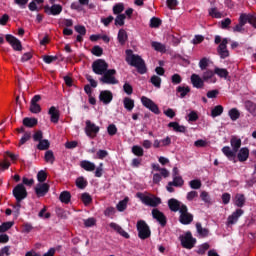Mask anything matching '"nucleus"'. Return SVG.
<instances>
[{
  "label": "nucleus",
  "instance_id": "nucleus-1",
  "mask_svg": "<svg viewBox=\"0 0 256 256\" xmlns=\"http://www.w3.org/2000/svg\"><path fill=\"white\" fill-rule=\"evenodd\" d=\"M126 53V63L131 65V67H135L140 75H145L147 73V65L145 64V60L141 58V56L137 54H133V50L127 49Z\"/></svg>",
  "mask_w": 256,
  "mask_h": 256
},
{
  "label": "nucleus",
  "instance_id": "nucleus-2",
  "mask_svg": "<svg viewBox=\"0 0 256 256\" xmlns=\"http://www.w3.org/2000/svg\"><path fill=\"white\" fill-rule=\"evenodd\" d=\"M249 23L256 29V15L255 14H241L239 23L233 28L234 33H241L244 31L243 27Z\"/></svg>",
  "mask_w": 256,
  "mask_h": 256
},
{
  "label": "nucleus",
  "instance_id": "nucleus-3",
  "mask_svg": "<svg viewBox=\"0 0 256 256\" xmlns=\"http://www.w3.org/2000/svg\"><path fill=\"white\" fill-rule=\"evenodd\" d=\"M12 195L16 199L17 215H19V209H21V201L27 199V188H25V185L23 184H18L14 187Z\"/></svg>",
  "mask_w": 256,
  "mask_h": 256
},
{
  "label": "nucleus",
  "instance_id": "nucleus-4",
  "mask_svg": "<svg viewBox=\"0 0 256 256\" xmlns=\"http://www.w3.org/2000/svg\"><path fill=\"white\" fill-rule=\"evenodd\" d=\"M115 75H117V70L109 69L107 72L102 74V77L99 78V81L102 83V85H117L119 84V80L115 78Z\"/></svg>",
  "mask_w": 256,
  "mask_h": 256
},
{
  "label": "nucleus",
  "instance_id": "nucleus-5",
  "mask_svg": "<svg viewBox=\"0 0 256 256\" xmlns=\"http://www.w3.org/2000/svg\"><path fill=\"white\" fill-rule=\"evenodd\" d=\"M136 197L142 201L144 205H147L148 207H158V205H161V198L159 197H151L143 194L142 192L136 193Z\"/></svg>",
  "mask_w": 256,
  "mask_h": 256
},
{
  "label": "nucleus",
  "instance_id": "nucleus-6",
  "mask_svg": "<svg viewBox=\"0 0 256 256\" xmlns=\"http://www.w3.org/2000/svg\"><path fill=\"white\" fill-rule=\"evenodd\" d=\"M136 227L139 239L145 241V239H149V237H151V229L149 228V225H147V222L144 220H139Z\"/></svg>",
  "mask_w": 256,
  "mask_h": 256
},
{
  "label": "nucleus",
  "instance_id": "nucleus-7",
  "mask_svg": "<svg viewBox=\"0 0 256 256\" xmlns=\"http://www.w3.org/2000/svg\"><path fill=\"white\" fill-rule=\"evenodd\" d=\"M179 239L184 249H193L197 244V238H193L191 231H187L184 235H181Z\"/></svg>",
  "mask_w": 256,
  "mask_h": 256
},
{
  "label": "nucleus",
  "instance_id": "nucleus-8",
  "mask_svg": "<svg viewBox=\"0 0 256 256\" xmlns=\"http://www.w3.org/2000/svg\"><path fill=\"white\" fill-rule=\"evenodd\" d=\"M109 69V64L103 59H98L92 63V71L96 75H103Z\"/></svg>",
  "mask_w": 256,
  "mask_h": 256
},
{
  "label": "nucleus",
  "instance_id": "nucleus-9",
  "mask_svg": "<svg viewBox=\"0 0 256 256\" xmlns=\"http://www.w3.org/2000/svg\"><path fill=\"white\" fill-rule=\"evenodd\" d=\"M179 213V221L182 225H191L193 223V214L189 213L187 206H182Z\"/></svg>",
  "mask_w": 256,
  "mask_h": 256
},
{
  "label": "nucleus",
  "instance_id": "nucleus-10",
  "mask_svg": "<svg viewBox=\"0 0 256 256\" xmlns=\"http://www.w3.org/2000/svg\"><path fill=\"white\" fill-rule=\"evenodd\" d=\"M141 103L144 107H146V109H149V111H151L155 115H159V113H161V111L159 110V106H157V104H155V102H153V100H151L147 96L141 97Z\"/></svg>",
  "mask_w": 256,
  "mask_h": 256
},
{
  "label": "nucleus",
  "instance_id": "nucleus-11",
  "mask_svg": "<svg viewBox=\"0 0 256 256\" xmlns=\"http://www.w3.org/2000/svg\"><path fill=\"white\" fill-rule=\"evenodd\" d=\"M99 131V126L95 125V123L91 122V120L86 121L85 133L87 137H90V139H95Z\"/></svg>",
  "mask_w": 256,
  "mask_h": 256
},
{
  "label": "nucleus",
  "instance_id": "nucleus-12",
  "mask_svg": "<svg viewBox=\"0 0 256 256\" xmlns=\"http://www.w3.org/2000/svg\"><path fill=\"white\" fill-rule=\"evenodd\" d=\"M228 43L229 39L223 38L222 42L217 47V53L220 56V59H227V57H229V50L227 49Z\"/></svg>",
  "mask_w": 256,
  "mask_h": 256
},
{
  "label": "nucleus",
  "instance_id": "nucleus-13",
  "mask_svg": "<svg viewBox=\"0 0 256 256\" xmlns=\"http://www.w3.org/2000/svg\"><path fill=\"white\" fill-rule=\"evenodd\" d=\"M6 41L11 45L14 51H23V45L21 44V40L17 39V37L7 34Z\"/></svg>",
  "mask_w": 256,
  "mask_h": 256
},
{
  "label": "nucleus",
  "instance_id": "nucleus-14",
  "mask_svg": "<svg viewBox=\"0 0 256 256\" xmlns=\"http://www.w3.org/2000/svg\"><path fill=\"white\" fill-rule=\"evenodd\" d=\"M63 11V6L61 4H53L52 6L46 5L44 6V13L46 15H61V12Z\"/></svg>",
  "mask_w": 256,
  "mask_h": 256
},
{
  "label": "nucleus",
  "instance_id": "nucleus-15",
  "mask_svg": "<svg viewBox=\"0 0 256 256\" xmlns=\"http://www.w3.org/2000/svg\"><path fill=\"white\" fill-rule=\"evenodd\" d=\"M152 217L153 219H156V221H158L161 227H165V225H167V216H165V214L159 209L154 208L152 210Z\"/></svg>",
  "mask_w": 256,
  "mask_h": 256
},
{
  "label": "nucleus",
  "instance_id": "nucleus-16",
  "mask_svg": "<svg viewBox=\"0 0 256 256\" xmlns=\"http://www.w3.org/2000/svg\"><path fill=\"white\" fill-rule=\"evenodd\" d=\"M50 188L51 186H49L48 183H38L34 188V191L37 197H45V195L49 193Z\"/></svg>",
  "mask_w": 256,
  "mask_h": 256
},
{
  "label": "nucleus",
  "instance_id": "nucleus-17",
  "mask_svg": "<svg viewBox=\"0 0 256 256\" xmlns=\"http://www.w3.org/2000/svg\"><path fill=\"white\" fill-rule=\"evenodd\" d=\"M183 206H186V205L175 198H171L168 200V208L173 213H177V211H179V213H181V209Z\"/></svg>",
  "mask_w": 256,
  "mask_h": 256
},
{
  "label": "nucleus",
  "instance_id": "nucleus-18",
  "mask_svg": "<svg viewBox=\"0 0 256 256\" xmlns=\"http://www.w3.org/2000/svg\"><path fill=\"white\" fill-rule=\"evenodd\" d=\"M245 213L243 209L238 208L234 211L230 216H228L226 225H235L239 221V217H241Z\"/></svg>",
  "mask_w": 256,
  "mask_h": 256
},
{
  "label": "nucleus",
  "instance_id": "nucleus-19",
  "mask_svg": "<svg viewBox=\"0 0 256 256\" xmlns=\"http://www.w3.org/2000/svg\"><path fill=\"white\" fill-rule=\"evenodd\" d=\"M99 99L104 105H109L113 101V93L109 90H103L100 92Z\"/></svg>",
  "mask_w": 256,
  "mask_h": 256
},
{
  "label": "nucleus",
  "instance_id": "nucleus-20",
  "mask_svg": "<svg viewBox=\"0 0 256 256\" xmlns=\"http://www.w3.org/2000/svg\"><path fill=\"white\" fill-rule=\"evenodd\" d=\"M48 115H50L51 123H54V124L59 123L61 113L59 112V109H57V107L55 106L50 107L48 110Z\"/></svg>",
  "mask_w": 256,
  "mask_h": 256
},
{
  "label": "nucleus",
  "instance_id": "nucleus-21",
  "mask_svg": "<svg viewBox=\"0 0 256 256\" xmlns=\"http://www.w3.org/2000/svg\"><path fill=\"white\" fill-rule=\"evenodd\" d=\"M190 79L193 87L196 89H203L205 86V80H203V78H201L198 74H192Z\"/></svg>",
  "mask_w": 256,
  "mask_h": 256
},
{
  "label": "nucleus",
  "instance_id": "nucleus-22",
  "mask_svg": "<svg viewBox=\"0 0 256 256\" xmlns=\"http://www.w3.org/2000/svg\"><path fill=\"white\" fill-rule=\"evenodd\" d=\"M109 227L121 235V237H124V239H129L131 237L129 233L125 232V230H123V228L115 222L110 223Z\"/></svg>",
  "mask_w": 256,
  "mask_h": 256
},
{
  "label": "nucleus",
  "instance_id": "nucleus-23",
  "mask_svg": "<svg viewBox=\"0 0 256 256\" xmlns=\"http://www.w3.org/2000/svg\"><path fill=\"white\" fill-rule=\"evenodd\" d=\"M237 159L240 163H245L249 159V148L242 147L238 150Z\"/></svg>",
  "mask_w": 256,
  "mask_h": 256
},
{
  "label": "nucleus",
  "instance_id": "nucleus-24",
  "mask_svg": "<svg viewBox=\"0 0 256 256\" xmlns=\"http://www.w3.org/2000/svg\"><path fill=\"white\" fill-rule=\"evenodd\" d=\"M247 201V198H245V194L237 193L234 197V205L236 207H245V203Z\"/></svg>",
  "mask_w": 256,
  "mask_h": 256
},
{
  "label": "nucleus",
  "instance_id": "nucleus-25",
  "mask_svg": "<svg viewBox=\"0 0 256 256\" xmlns=\"http://www.w3.org/2000/svg\"><path fill=\"white\" fill-rule=\"evenodd\" d=\"M222 153L223 155H225V157H227V159H229L230 161H232V159H235V157H237V152H235L234 149L231 150V147L229 146H224L222 148Z\"/></svg>",
  "mask_w": 256,
  "mask_h": 256
},
{
  "label": "nucleus",
  "instance_id": "nucleus-26",
  "mask_svg": "<svg viewBox=\"0 0 256 256\" xmlns=\"http://www.w3.org/2000/svg\"><path fill=\"white\" fill-rule=\"evenodd\" d=\"M230 145L234 152L238 153L239 149H241V138H238L237 136H232L230 139Z\"/></svg>",
  "mask_w": 256,
  "mask_h": 256
},
{
  "label": "nucleus",
  "instance_id": "nucleus-27",
  "mask_svg": "<svg viewBox=\"0 0 256 256\" xmlns=\"http://www.w3.org/2000/svg\"><path fill=\"white\" fill-rule=\"evenodd\" d=\"M80 167L84 169V171H95L96 166L95 163L89 161V160H83L80 162Z\"/></svg>",
  "mask_w": 256,
  "mask_h": 256
},
{
  "label": "nucleus",
  "instance_id": "nucleus-28",
  "mask_svg": "<svg viewBox=\"0 0 256 256\" xmlns=\"http://www.w3.org/2000/svg\"><path fill=\"white\" fill-rule=\"evenodd\" d=\"M168 127L172 128L176 133H186L187 127L179 125L178 122H170Z\"/></svg>",
  "mask_w": 256,
  "mask_h": 256
},
{
  "label": "nucleus",
  "instance_id": "nucleus-29",
  "mask_svg": "<svg viewBox=\"0 0 256 256\" xmlns=\"http://www.w3.org/2000/svg\"><path fill=\"white\" fill-rule=\"evenodd\" d=\"M117 39L120 45H125V43H127V39H129V36L127 35V31H125V29H120L118 31Z\"/></svg>",
  "mask_w": 256,
  "mask_h": 256
},
{
  "label": "nucleus",
  "instance_id": "nucleus-30",
  "mask_svg": "<svg viewBox=\"0 0 256 256\" xmlns=\"http://www.w3.org/2000/svg\"><path fill=\"white\" fill-rule=\"evenodd\" d=\"M177 93H180V98L185 99L188 93H191V88L189 86H178L176 88Z\"/></svg>",
  "mask_w": 256,
  "mask_h": 256
},
{
  "label": "nucleus",
  "instance_id": "nucleus-31",
  "mask_svg": "<svg viewBox=\"0 0 256 256\" xmlns=\"http://www.w3.org/2000/svg\"><path fill=\"white\" fill-rule=\"evenodd\" d=\"M59 200L61 201V203H65V205H68V203L71 202V192L69 191L61 192L59 196Z\"/></svg>",
  "mask_w": 256,
  "mask_h": 256
},
{
  "label": "nucleus",
  "instance_id": "nucleus-32",
  "mask_svg": "<svg viewBox=\"0 0 256 256\" xmlns=\"http://www.w3.org/2000/svg\"><path fill=\"white\" fill-rule=\"evenodd\" d=\"M214 73L215 75H218V77H220L221 79H227V77H229V71H227V69L225 68L216 67L214 69Z\"/></svg>",
  "mask_w": 256,
  "mask_h": 256
},
{
  "label": "nucleus",
  "instance_id": "nucleus-33",
  "mask_svg": "<svg viewBox=\"0 0 256 256\" xmlns=\"http://www.w3.org/2000/svg\"><path fill=\"white\" fill-rule=\"evenodd\" d=\"M184 183L185 181H183L181 176H174L173 181L169 182L168 185H170V187H183Z\"/></svg>",
  "mask_w": 256,
  "mask_h": 256
},
{
  "label": "nucleus",
  "instance_id": "nucleus-34",
  "mask_svg": "<svg viewBox=\"0 0 256 256\" xmlns=\"http://www.w3.org/2000/svg\"><path fill=\"white\" fill-rule=\"evenodd\" d=\"M37 123H38L37 118L26 117V118L23 119L24 127L32 128V127H35L37 125Z\"/></svg>",
  "mask_w": 256,
  "mask_h": 256
},
{
  "label": "nucleus",
  "instance_id": "nucleus-35",
  "mask_svg": "<svg viewBox=\"0 0 256 256\" xmlns=\"http://www.w3.org/2000/svg\"><path fill=\"white\" fill-rule=\"evenodd\" d=\"M123 103L125 109H127L128 111H133L135 107V101L133 99L126 97L124 98Z\"/></svg>",
  "mask_w": 256,
  "mask_h": 256
},
{
  "label": "nucleus",
  "instance_id": "nucleus-36",
  "mask_svg": "<svg viewBox=\"0 0 256 256\" xmlns=\"http://www.w3.org/2000/svg\"><path fill=\"white\" fill-rule=\"evenodd\" d=\"M196 229H197V233L200 234L201 237L209 236V229L203 228L201 223H199V222L196 223Z\"/></svg>",
  "mask_w": 256,
  "mask_h": 256
},
{
  "label": "nucleus",
  "instance_id": "nucleus-37",
  "mask_svg": "<svg viewBox=\"0 0 256 256\" xmlns=\"http://www.w3.org/2000/svg\"><path fill=\"white\" fill-rule=\"evenodd\" d=\"M245 107H246L247 111H249L251 113V115L256 117V104H255V102L248 100L245 103Z\"/></svg>",
  "mask_w": 256,
  "mask_h": 256
},
{
  "label": "nucleus",
  "instance_id": "nucleus-38",
  "mask_svg": "<svg viewBox=\"0 0 256 256\" xmlns=\"http://www.w3.org/2000/svg\"><path fill=\"white\" fill-rule=\"evenodd\" d=\"M228 115L231 119V121H237L239 117H241V112L237 108H232L229 110Z\"/></svg>",
  "mask_w": 256,
  "mask_h": 256
},
{
  "label": "nucleus",
  "instance_id": "nucleus-39",
  "mask_svg": "<svg viewBox=\"0 0 256 256\" xmlns=\"http://www.w3.org/2000/svg\"><path fill=\"white\" fill-rule=\"evenodd\" d=\"M127 203H129L128 197H126L123 200H121L120 202H118V204L116 205L117 211H120V213H123V211H125V209H127Z\"/></svg>",
  "mask_w": 256,
  "mask_h": 256
},
{
  "label": "nucleus",
  "instance_id": "nucleus-40",
  "mask_svg": "<svg viewBox=\"0 0 256 256\" xmlns=\"http://www.w3.org/2000/svg\"><path fill=\"white\" fill-rule=\"evenodd\" d=\"M125 19H127V16L125 14H117L114 25H116V27H123V25H125Z\"/></svg>",
  "mask_w": 256,
  "mask_h": 256
},
{
  "label": "nucleus",
  "instance_id": "nucleus-41",
  "mask_svg": "<svg viewBox=\"0 0 256 256\" xmlns=\"http://www.w3.org/2000/svg\"><path fill=\"white\" fill-rule=\"evenodd\" d=\"M151 46L155 51H158L159 53H165L167 51L165 45H163L161 42H152Z\"/></svg>",
  "mask_w": 256,
  "mask_h": 256
},
{
  "label": "nucleus",
  "instance_id": "nucleus-42",
  "mask_svg": "<svg viewBox=\"0 0 256 256\" xmlns=\"http://www.w3.org/2000/svg\"><path fill=\"white\" fill-rule=\"evenodd\" d=\"M51 143L49 142V140L44 139V140H40V142L37 145V149H39V151H47V149H49Z\"/></svg>",
  "mask_w": 256,
  "mask_h": 256
},
{
  "label": "nucleus",
  "instance_id": "nucleus-43",
  "mask_svg": "<svg viewBox=\"0 0 256 256\" xmlns=\"http://www.w3.org/2000/svg\"><path fill=\"white\" fill-rule=\"evenodd\" d=\"M14 225L15 222L13 221L3 222L2 225H0V233H6V231H9Z\"/></svg>",
  "mask_w": 256,
  "mask_h": 256
},
{
  "label": "nucleus",
  "instance_id": "nucleus-44",
  "mask_svg": "<svg viewBox=\"0 0 256 256\" xmlns=\"http://www.w3.org/2000/svg\"><path fill=\"white\" fill-rule=\"evenodd\" d=\"M132 153L133 155H136V157H143V155H145V151L139 145H134L132 147Z\"/></svg>",
  "mask_w": 256,
  "mask_h": 256
},
{
  "label": "nucleus",
  "instance_id": "nucleus-45",
  "mask_svg": "<svg viewBox=\"0 0 256 256\" xmlns=\"http://www.w3.org/2000/svg\"><path fill=\"white\" fill-rule=\"evenodd\" d=\"M44 159H45L46 163H51V165H53V163H55V155L53 154V152L51 150H48L45 152Z\"/></svg>",
  "mask_w": 256,
  "mask_h": 256
},
{
  "label": "nucleus",
  "instance_id": "nucleus-46",
  "mask_svg": "<svg viewBox=\"0 0 256 256\" xmlns=\"http://www.w3.org/2000/svg\"><path fill=\"white\" fill-rule=\"evenodd\" d=\"M221 115H223V107L221 105H217L211 110V117H219Z\"/></svg>",
  "mask_w": 256,
  "mask_h": 256
},
{
  "label": "nucleus",
  "instance_id": "nucleus-47",
  "mask_svg": "<svg viewBox=\"0 0 256 256\" xmlns=\"http://www.w3.org/2000/svg\"><path fill=\"white\" fill-rule=\"evenodd\" d=\"M125 11V5L123 3H117L113 6L114 15H121Z\"/></svg>",
  "mask_w": 256,
  "mask_h": 256
},
{
  "label": "nucleus",
  "instance_id": "nucleus-48",
  "mask_svg": "<svg viewBox=\"0 0 256 256\" xmlns=\"http://www.w3.org/2000/svg\"><path fill=\"white\" fill-rule=\"evenodd\" d=\"M150 83H152V85H154V87H156L157 89H161V77L153 75L150 78Z\"/></svg>",
  "mask_w": 256,
  "mask_h": 256
},
{
  "label": "nucleus",
  "instance_id": "nucleus-49",
  "mask_svg": "<svg viewBox=\"0 0 256 256\" xmlns=\"http://www.w3.org/2000/svg\"><path fill=\"white\" fill-rule=\"evenodd\" d=\"M76 187H78V189H85L87 187V180L83 177L77 178Z\"/></svg>",
  "mask_w": 256,
  "mask_h": 256
},
{
  "label": "nucleus",
  "instance_id": "nucleus-50",
  "mask_svg": "<svg viewBox=\"0 0 256 256\" xmlns=\"http://www.w3.org/2000/svg\"><path fill=\"white\" fill-rule=\"evenodd\" d=\"M81 200H82V203H84V205H89L93 201V198L89 193H83L81 195Z\"/></svg>",
  "mask_w": 256,
  "mask_h": 256
},
{
  "label": "nucleus",
  "instance_id": "nucleus-51",
  "mask_svg": "<svg viewBox=\"0 0 256 256\" xmlns=\"http://www.w3.org/2000/svg\"><path fill=\"white\" fill-rule=\"evenodd\" d=\"M92 55H95V57H101L103 55V48L101 46H94L91 50Z\"/></svg>",
  "mask_w": 256,
  "mask_h": 256
},
{
  "label": "nucleus",
  "instance_id": "nucleus-52",
  "mask_svg": "<svg viewBox=\"0 0 256 256\" xmlns=\"http://www.w3.org/2000/svg\"><path fill=\"white\" fill-rule=\"evenodd\" d=\"M161 26V19L157 18V17H153L150 20V27L152 29H157V27Z\"/></svg>",
  "mask_w": 256,
  "mask_h": 256
},
{
  "label": "nucleus",
  "instance_id": "nucleus-53",
  "mask_svg": "<svg viewBox=\"0 0 256 256\" xmlns=\"http://www.w3.org/2000/svg\"><path fill=\"white\" fill-rule=\"evenodd\" d=\"M208 249H209V243H204L198 247V250L196 251V253H198V255H205Z\"/></svg>",
  "mask_w": 256,
  "mask_h": 256
},
{
  "label": "nucleus",
  "instance_id": "nucleus-54",
  "mask_svg": "<svg viewBox=\"0 0 256 256\" xmlns=\"http://www.w3.org/2000/svg\"><path fill=\"white\" fill-rule=\"evenodd\" d=\"M37 180L40 182V183H45V181H47V172L46 171H43V170H40L37 174Z\"/></svg>",
  "mask_w": 256,
  "mask_h": 256
},
{
  "label": "nucleus",
  "instance_id": "nucleus-55",
  "mask_svg": "<svg viewBox=\"0 0 256 256\" xmlns=\"http://www.w3.org/2000/svg\"><path fill=\"white\" fill-rule=\"evenodd\" d=\"M213 75H215L213 70H206L202 75V79L203 81H209V79H213Z\"/></svg>",
  "mask_w": 256,
  "mask_h": 256
},
{
  "label": "nucleus",
  "instance_id": "nucleus-56",
  "mask_svg": "<svg viewBox=\"0 0 256 256\" xmlns=\"http://www.w3.org/2000/svg\"><path fill=\"white\" fill-rule=\"evenodd\" d=\"M11 167V162H9L7 159L0 160V171H7Z\"/></svg>",
  "mask_w": 256,
  "mask_h": 256
},
{
  "label": "nucleus",
  "instance_id": "nucleus-57",
  "mask_svg": "<svg viewBox=\"0 0 256 256\" xmlns=\"http://www.w3.org/2000/svg\"><path fill=\"white\" fill-rule=\"evenodd\" d=\"M199 67L201 71H205V69L209 67V59H207L206 57L202 58L199 62Z\"/></svg>",
  "mask_w": 256,
  "mask_h": 256
},
{
  "label": "nucleus",
  "instance_id": "nucleus-58",
  "mask_svg": "<svg viewBox=\"0 0 256 256\" xmlns=\"http://www.w3.org/2000/svg\"><path fill=\"white\" fill-rule=\"evenodd\" d=\"M210 17H213L214 19H221V12L217 11V8H211L209 10Z\"/></svg>",
  "mask_w": 256,
  "mask_h": 256
},
{
  "label": "nucleus",
  "instance_id": "nucleus-59",
  "mask_svg": "<svg viewBox=\"0 0 256 256\" xmlns=\"http://www.w3.org/2000/svg\"><path fill=\"white\" fill-rule=\"evenodd\" d=\"M29 111H31L34 114L41 113V105L30 103Z\"/></svg>",
  "mask_w": 256,
  "mask_h": 256
},
{
  "label": "nucleus",
  "instance_id": "nucleus-60",
  "mask_svg": "<svg viewBox=\"0 0 256 256\" xmlns=\"http://www.w3.org/2000/svg\"><path fill=\"white\" fill-rule=\"evenodd\" d=\"M29 139H31V133L26 132L19 141V147H21V145H25L26 142L29 141Z\"/></svg>",
  "mask_w": 256,
  "mask_h": 256
},
{
  "label": "nucleus",
  "instance_id": "nucleus-61",
  "mask_svg": "<svg viewBox=\"0 0 256 256\" xmlns=\"http://www.w3.org/2000/svg\"><path fill=\"white\" fill-rule=\"evenodd\" d=\"M171 81L173 85H179L183 81V78H181V75L179 74H173L171 77Z\"/></svg>",
  "mask_w": 256,
  "mask_h": 256
},
{
  "label": "nucleus",
  "instance_id": "nucleus-62",
  "mask_svg": "<svg viewBox=\"0 0 256 256\" xmlns=\"http://www.w3.org/2000/svg\"><path fill=\"white\" fill-rule=\"evenodd\" d=\"M107 131L108 135H110L111 137H113V135H117V126H115V124H110L107 127Z\"/></svg>",
  "mask_w": 256,
  "mask_h": 256
},
{
  "label": "nucleus",
  "instance_id": "nucleus-63",
  "mask_svg": "<svg viewBox=\"0 0 256 256\" xmlns=\"http://www.w3.org/2000/svg\"><path fill=\"white\" fill-rule=\"evenodd\" d=\"M43 61H44V63H47V65H51V63H53V61H57V56L44 55Z\"/></svg>",
  "mask_w": 256,
  "mask_h": 256
},
{
  "label": "nucleus",
  "instance_id": "nucleus-64",
  "mask_svg": "<svg viewBox=\"0 0 256 256\" xmlns=\"http://www.w3.org/2000/svg\"><path fill=\"white\" fill-rule=\"evenodd\" d=\"M191 189H201V180H192L189 182Z\"/></svg>",
  "mask_w": 256,
  "mask_h": 256
}]
</instances>
